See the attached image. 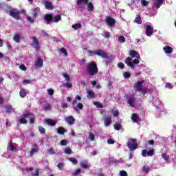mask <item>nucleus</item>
I'll list each match as a JSON object with an SVG mask.
<instances>
[{"instance_id": "obj_1", "label": "nucleus", "mask_w": 176, "mask_h": 176, "mask_svg": "<svg viewBox=\"0 0 176 176\" xmlns=\"http://www.w3.org/2000/svg\"><path fill=\"white\" fill-rule=\"evenodd\" d=\"M129 56L132 58H134V57H135L136 59L133 60L131 58L127 57L125 59L124 63L125 64H126V65H128V67L131 68V69H134L135 68V65H137L140 63V60H141V56L140 55L138 52L135 50L129 51Z\"/></svg>"}, {"instance_id": "obj_2", "label": "nucleus", "mask_w": 176, "mask_h": 176, "mask_svg": "<svg viewBox=\"0 0 176 176\" xmlns=\"http://www.w3.org/2000/svg\"><path fill=\"white\" fill-rule=\"evenodd\" d=\"M145 83V80H141V81H138L135 84L133 85V89L135 90V92H140L141 94H143V96H145L146 93H148L149 89L145 87H142V85Z\"/></svg>"}, {"instance_id": "obj_3", "label": "nucleus", "mask_w": 176, "mask_h": 176, "mask_svg": "<svg viewBox=\"0 0 176 176\" xmlns=\"http://www.w3.org/2000/svg\"><path fill=\"white\" fill-rule=\"evenodd\" d=\"M88 54L89 57H91L92 56H98L99 57H101L102 58H106L109 60L111 58L107 52L102 50H88Z\"/></svg>"}, {"instance_id": "obj_4", "label": "nucleus", "mask_w": 176, "mask_h": 176, "mask_svg": "<svg viewBox=\"0 0 176 176\" xmlns=\"http://www.w3.org/2000/svg\"><path fill=\"white\" fill-rule=\"evenodd\" d=\"M87 72L90 76H94L98 74V67H97V63L96 62H91L87 64Z\"/></svg>"}, {"instance_id": "obj_5", "label": "nucleus", "mask_w": 176, "mask_h": 176, "mask_svg": "<svg viewBox=\"0 0 176 176\" xmlns=\"http://www.w3.org/2000/svg\"><path fill=\"white\" fill-rule=\"evenodd\" d=\"M127 146L130 151H135V149L138 148V145L137 144V139H131L129 141H128Z\"/></svg>"}, {"instance_id": "obj_6", "label": "nucleus", "mask_w": 176, "mask_h": 176, "mask_svg": "<svg viewBox=\"0 0 176 176\" xmlns=\"http://www.w3.org/2000/svg\"><path fill=\"white\" fill-rule=\"evenodd\" d=\"M20 13L21 12L16 9H13L9 12L10 16L15 19V20H20Z\"/></svg>"}, {"instance_id": "obj_7", "label": "nucleus", "mask_w": 176, "mask_h": 176, "mask_svg": "<svg viewBox=\"0 0 176 176\" xmlns=\"http://www.w3.org/2000/svg\"><path fill=\"white\" fill-rule=\"evenodd\" d=\"M105 22L107 23V25H109V27H113V25L116 24V21L115 19L111 16H107L105 19Z\"/></svg>"}, {"instance_id": "obj_8", "label": "nucleus", "mask_w": 176, "mask_h": 176, "mask_svg": "<svg viewBox=\"0 0 176 176\" xmlns=\"http://www.w3.org/2000/svg\"><path fill=\"white\" fill-rule=\"evenodd\" d=\"M32 42L33 45H34V49L38 52L39 49H41V47L39 46V39L35 36L32 37Z\"/></svg>"}, {"instance_id": "obj_9", "label": "nucleus", "mask_w": 176, "mask_h": 176, "mask_svg": "<svg viewBox=\"0 0 176 176\" xmlns=\"http://www.w3.org/2000/svg\"><path fill=\"white\" fill-rule=\"evenodd\" d=\"M155 155V150L151 149L150 151H147L146 150H143L142 151V155L143 157H146V156H153Z\"/></svg>"}, {"instance_id": "obj_10", "label": "nucleus", "mask_w": 176, "mask_h": 176, "mask_svg": "<svg viewBox=\"0 0 176 176\" xmlns=\"http://www.w3.org/2000/svg\"><path fill=\"white\" fill-rule=\"evenodd\" d=\"M146 35L147 36H152L153 35V28L152 26L149 25L146 26Z\"/></svg>"}, {"instance_id": "obj_11", "label": "nucleus", "mask_w": 176, "mask_h": 176, "mask_svg": "<svg viewBox=\"0 0 176 176\" xmlns=\"http://www.w3.org/2000/svg\"><path fill=\"white\" fill-rule=\"evenodd\" d=\"M44 20L46 21V24H50L53 21V15L52 14H46L44 16Z\"/></svg>"}, {"instance_id": "obj_12", "label": "nucleus", "mask_w": 176, "mask_h": 176, "mask_svg": "<svg viewBox=\"0 0 176 176\" xmlns=\"http://www.w3.org/2000/svg\"><path fill=\"white\" fill-rule=\"evenodd\" d=\"M34 148H32L30 153V156H34V153H36L39 151V146H38L37 144H34Z\"/></svg>"}, {"instance_id": "obj_13", "label": "nucleus", "mask_w": 176, "mask_h": 176, "mask_svg": "<svg viewBox=\"0 0 176 176\" xmlns=\"http://www.w3.org/2000/svg\"><path fill=\"white\" fill-rule=\"evenodd\" d=\"M87 2H89V0H76V6L79 9H82L83 3L86 5Z\"/></svg>"}, {"instance_id": "obj_14", "label": "nucleus", "mask_w": 176, "mask_h": 176, "mask_svg": "<svg viewBox=\"0 0 176 176\" xmlns=\"http://www.w3.org/2000/svg\"><path fill=\"white\" fill-rule=\"evenodd\" d=\"M104 126L108 127L112 123V118L111 116H107L104 118Z\"/></svg>"}, {"instance_id": "obj_15", "label": "nucleus", "mask_w": 176, "mask_h": 176, "mask_svg": "<svg viewBox=\"0 0 176 176\" xmlns=\"http://www.w3.org/2000/svg\"><path fill=\"white\" fill-rule=\"evenodd\" d=\"M45 122L47 123V124H48V126H55L57 124V121H56V120H52L50 118L45 119Z\"/></svg>"}, {"instance_id": "obj_16", "label": "nucleus", "mask_w": 176, "mask_h": 176, "mask_svg": "<svg viewBox=\"0 0 176 176\" xmlns=\"http://www.w3.org/2000/svg\"><path fill=\"white\" fill-rule=\"evenodd\" d=\"M87 98H96V94L94 92H93V91H91V89H88L87 90Z\"/></svg>"}, {"instance_id": "obj_17", "label": "nucleus", "mask_w": 176, "mask_h": 176, "mask_svg": "<svg viewBox=\"0 0 176 176\" xmlns=\"http://www.w3.org/2000/svg\"><path fill=\"white\" fill-rule=\"evenodd\" d=\"M164 1V0H155L154 1V6H155L157 9H159L160 6L163 5Z\"/></svg>"}, {"instance_id": "obj_18", "label": "nucleus", "mask_w": 176, "mask_h": 176, "mask_svg": "<svg viewBox=\"0 0 176 176\" xmlns=\"http://www.w3.org/2000/svg\"><path fill=\"white\" fill-rule=\"evenodd\" d=\"M66 122H67V123H68V124L72 125V124H74V123H75V118H74V117H72V116L67 117Z\"/></svg>"}, {"instance_id": "obj_19", "label": "nucleus", "mask_w": 176, "mask_h": 176, "mask_svg": "<svg viewBox=\"0 0 176 176\" xmlns=\"http://www.w3.org/2000/svg\"><path fill=\"white\" fill-rule=\"evenodd\" d=\"M67 131H65V128L63 126H60L57 129V133L58 134H60V135H64L65 134Z\"/></svg>"}, {"instance_id": "obj_20", "label": "nucleus", "mask_w": 176, "mask_h": 176, "mask_svg": "<svg viewBox=\"0 0 176 176\" xmlns=\"http://www.w3.org/2000/svg\"><path fill=\"white\" fill-rule=\"evenodd\" d=\"M80 166L82 167V168H85V170H87L89 168V164H87V161H81L80 162Z\"/></svg>"}, {"instance_id": "obj_21", "label": "nucleus", "mask_w": 176, "mask_h": 176, "mask_svg": "<svg viewBox=\"0 0 176 176\" xmlns=\"http://www.w3.org/2000/svg\"><path fill=\"white\" fill-rule=\"evenodd\" d=\"M86 5L88 12H93V10H94V6L93 5V3L88 1Z\"/></svg>"}, {"instance_id": "obj_22", "label": "nucleus", "mask_w": 176, "mask_h": 176, "mask_svg": "<svg viewBox=\"0 0 176 176\" xmlns=\"http://www.w3.org/2000/svg\"><path fill=\"white\" fill-rule=\"evenodd\" d=\"M36 67L42 68V67H43V59L38 58L37 61L36 62Z\"/></svg>"}, {"instance_id": "obj_23", "label": "nucleus", "mask_w": 176, "mask_h": 176, "mask_svg": "<svg viewBox=\"0 0 176 176\" xmlns=\"http://www.w3.org/2000/svg\"><path fill=\"white\" fill-rule=\"evenodd\" d=\"M27 91L25 89H21L19 96L21 97V98H25V97H27Z\"/></svg>"}, {"instance_id": "obj_24", "label": "nucleus", "mask_w": 176, "mask_h": 176, "mask_svg": "<svg viewBox=\"0 0 176 176\" xmlns=\"http://www.w3.org/2000/svg\"><path fill=\"white\" fill-rule=\"evenodd\" d=\"M83 109V104L82 103H78L76 105V107H74V110L75 112H78V111Z\"/></svg>"}, {"instance_id": "obj_25", "label": "nucleus", "mask_w": 176, "mask_h": 176, "mask_svg": "<svg viewBox=\"0 0 176 176\" xmlns=\"http://www.w3.org/2000/svg\"><path fill=\"white\" fill-rule=\"evenodd\" d=\"M8 149V151H12V152H14V151H16V147L13 145V141L10 142Z\"/></svg>"}, {"instance_id": "obj_26", "label": "nucleus", "mask_w": 176, "mask_h": 176, "mask_svg": "<svg viewBox=\"0 0 176 176\" xmlns=\"http://www.w3.org/2000/svg\"><path fill=\"white\" fill-rule=\"evenodd\" d=\"M21 38V36L19 34H15L14 35L13 40L14 42H16V43H20Z\"/></svg>"}, {"instance_id": "obj_27", "label": "nucleus", "mask_w": 176, "mask_h": 176, "mask_svg": "<svg viewBox=\"0 0 176 176\" xmlns=\"http://www.w3.org/2000/svg\"><path fill=\"white\" fill-rule=\"evenodd\" d=\"M164 51L167 54H170L171 53H173V47H170V46H166L164 47Z\"/></svg>"}, {"instance_id": "obj_28", "label": "nucleus", "mask_w": 176, "mask_h": 176, "mask_svg": "<svg viewBox=\"0 0 176 176\" xmlns=\"http://www.w3.org/2000/svg\"><path fill=\"white\" fill-rule=\"evenodd\" d=\"M134 23L137 24H142V19H141V15L138 14L135 19Z\"/></svg>"}, {"instance_id": "obj_29", "label": "nucleus", "mask_w": 176, "mask_h": 176, "mask_svg": "<svg viewBox=\"0 0 176 176\" xmlns=\"http://www.w3.org/2000/svg\"><path fill=\"white\" fill-rule=\"evenodd\" d=\"M131 119L133 123H137L138 122V115H137L135 113H133Z\"/></svg>"}, {"instance_id": "obj_30", "label": "nucleus", "mask_w": 176, "mask_h": 176, "mask_svg": "<svg viewBox=\"0 0 176 176\" xmlns=\"http://www.w3.org/2000/svg\"><path fill=\"white\" fill-rule=\"evenodd\" d=\"M60 21H61V15H56L54 18H52V21L54 23H58Z\"/></svg>"}, {"instance_id": "obj_31", "label": "nucleus", "mask_w": 176, "mask_h": 176, "mask_svg": "<svg viewBox=\"0 0 176 176\" xmlns=\"http://www.w3.org/2000/svg\"><path fill=\"white\" fill-rule=\"evenodd\" d=\"M72 28H73L75 30H79L82 28V24L81 23H76L72 25Z\"/></svg>"}, {"instance_id": "obj_32", "label": "nucleus", "mask_w": 176, "mask_h": 176, "mask_svg": "<svg viewBox=\"0 0 176 176\" xmlns=\"http://www.w3.org/2000/svg\"><path fill=\"white\" fill-rule=\"evenodd\" d=\"M63 78H65V80L67 82H69V80H71V76H69V74H68L67 73H63Z\"/></svg>"}, {"instance_id": "obj_33", "label": "nucleus", "mask_w": 176, "mask_h": 176, "mask_svg": "<svg viewBox=\"0 0 176 176\" xmlns=\"http://www.w3.org/2000/svg\"><path fill=\"white\" fill-rule=\"evenodd\" d=\"M45 8L48 10H52L53 9V5H52V3L49 2V1H46L45 2Z\"/></svg>"}, {"instance_id": "obj_34", "label": "nucleus", "mask_w": 176, "mask_h": 176, "mask_svg": "<svg viewBox=\"0 0 176 176\" xmlns=\"http://www.w3.org/2000/svg\"><path fill=\"white\" fill-rule=\"evenodd\" d=\"M113 127L115 129V130H121L122 129V125L118 122H116L114 124H113Z\"/></svg>"}, {"instance_id": "obj_35", "label": "nucleus", "mask_w": 176, "mask_h": 176, "mask_svg": "<svg viewBox=\"0 0 176 176\" xmlns=\"http://www.w3.org/2000/svg\"><path fill=\"white\" fill-rule=\"evenodd\" d=\"M134 102H135V99L134 98H129L128 100V104L130 105V107H134Z\"/></svg>"}, {"instance_id": "obj_36", "label": "nucleus", "mask_w": 176, "mask_h": 176, "mask_svg": "<svg viewBox=\"0 0 176 176\" xmlns=\"http://www.w3.org/2000/svg\"><path fill=\"white\" fill-rule=\"evenodd\" d=\"M13 107L12 106H6V112L10 113L13 111Z\"/></svg>"}, {"instance_id": "obj_37", "label": "nucleus", "mask_w": 176, "mask_h": 176, "mask_svg": "<svg viewBox=\"0 0 176 176\" xmlns=\"http://www.w3.org/2000/svg\"><path fill=\"white\" fill-rule=\"evenodd\" d=\"M118 42H120V43H124V42H126V38L123 36H119Z\"/></svg>"}, {"instance_id": "obj_38", "label": "nucleus", "mask_w": 176, "mask_h": 176, "mask_svg": "<svg viewBox=\"0 0 176 176\" xmlns=\"http://www.w3.org/2000/svg\"><path fill=\"white\" fill-rule=\"evenodd\" d=\"M162 157L163 160H166V162H167V160H168L170 159V156L168 155H167L166 153H162Z\"/></svg>"}, {"instance_id": "obj_39", "label": "nucleus", "mask_w": 176, "mask_h": 176, "mask_svg": "<svg viewBox=\"0 0 176 176\" xmlns=\"http://www.w3.org/2000/svg\"><path fill=\"white\" fill-rule=\"evenodd\" d=\"M142 171L144 173H149V166L145 164L144 165L143 168H142Z\"/></svg>"}, {"instance_id": "obj_40", "label": "nucleus", "mask_w": 176, "mask_h": 176, "mask_svg": "<svg viewBox=\"0 0 176 176\" xmlns=\"http://www.w3.org/2000/svg\"><path fill=\"white\" fill-rule=\"evenodd\" d=\"M38 130H39V132L41 134H45L46 133V129H45V128H43V126H38Z\"/></svg>"}, {"instance_id": "obj_41", "label": "nucleus", "mask_w": 176, "mask_h": 176, "mask_svg": "<svg viewBox=\"0 0 176 176\" xmlns=\"http://www.w3.org/2000/svg\"><path fill=\"white\" fill-rule=\"evenodd\" d=\"M69 162H72L73 164L76 165L78 164V160L74 157L69 158Z\"/></svg>"}, {"instance_id": "obj_42", "label": "nucleus", "mask_w": 176, "mask_h": 176, "mask_svg": "<svg viewBox=\"0 0 176 176\" xmlns=\"http://www.w3.org/2000/svg\"><path fill=\"white\" fill-rule=\"evenodd\" d=\"M19 123H21V124H27L28 121L27 119L23 118V117L21 119H19Z\"/></svg>"}, {"instance_id": "obj_43", "label": "nucleus", "mask_w": 176, "mask_h": 176, "mask_svg": "<svg viewBox=\"0 0 176 176\" xmlns=\"http://www.w3.org/2000/svg\"><path fill=\"white\" fill-rule=\"evenodd\" d=\"M65 153L67 155H71L72 153V150L69 147H67L65 151Z\"/></svg>"}, {"instance_id": "obj_44", "label": "nucleus", "mask_w": 176, "mask_h": 176, "mask_svg": "<svg viewBox=\"0 0 176 176\" xmlns=\"http://www.w3.org/2000/svg\"><path fill=\"white\" fill-rule=\"evenodd\" d=\"M89 138L91 141H94L96 140V136L94 135V133H89Z\"/></svg>"}, {"instance_id": "obj_45", "label": "nucleus", "mask_w": 176, "mask_h": 176, "mask_svg": "<svg viewBox=\"0 0 176 176\" xmlns=\"http://www.w3.org/2000/svg\"><path fill=\"white\" fill-rule=\"evenodd\" d=\"M124 77L125 78V79H129V78H130V76H131V74L129 72H125L124 74Z\"/></svg>"}, {"instance_id": "obj_46", "label": "nucleus", "mask_w": 176, "mask_h": 176, "mask_svg": "<svg viewBox=\"0 0 176 176\" xmlns=\"http://www.w3.org/2000/svg\"><path fill=\"white\" fill-rule=\"evenodd\" d=\"M94 105H96L97 108H104V106L102 105V104L100 103L99 102H96L94 103Z\"/></svg>"}, {"instance_id": "obj_47", "label": "nucleus", "mask_w": 176, "mask_h": 176, "mask_svg": "<svg viewBox=\"0 0 176 176\" xmlns=\"http://www.w3.org/2000/svg\"><path fill=\"white\" fill-rule=\"evenodd\" d=\"M141 3H142V6H148V5L149 4V1H148L146 0H142Z\"/></svg>"}, {"instance_id": "obj_48", "label": "nucleus", "mask_w": 176, "mask_h": 176, "mask_svg": "<svg viewBox=\"0 0 176 176\" xmlns=\"http://www.w3.org/2000/svg\"><path fill=\"white\" fill-rule=\"evenodd\" d=\"M60 53H63L65 56H68V52H67V50H65V48H60Z\"/></svg>"}, {"instance_id": "obj_49", "label": "nucleus", "mask_w": 176, "mask_h": 176, "mask_svg": "<svg viewBox=\"0 0 176 176\" xmlns=\"http://www.w3.org/2000/svg\"><path fill=\"white\" fill-rule=\"evenodd\" d=\"M43 109L45 111H49L50 109H52V104H47L43 107Z\"/></svg>"}, {"instance_id": "obj_50", "label": "nucleus", "mask_w": 176, "mask_h": 176, "mask_svg": "<svg viewBox=\"0 0 176 176\" xmlns=\"http://www.w3.org/2000/svg\"><path fill=\"white\" fill-rule=\"evenodd\" d=\"M49 96H53V94H54V90L52 89H48L47 90Z\"/></svg>"}, {"instance_id": "obj_51", "label": "nucleus", "mask_w": 176, "mask_h": 176, "mask_svg": "<svg viewBox=\"0 0 176 176\" xmlns=\"http://www.w3.org/2000/svg\"><path fill=\"white\" fill-rule=\"evenodd\" d=\"M65 87H67V89H71V87H72V83L68 81V82H66V85H65Z\"/></svg>"}, {"instance_id": "obj_52", "label": "nucleus", "mask_w": 176, "mask_h": 176, "mask_svg": "<svg viewBox=\"0 0 176 176\" xmlns=\"http://www.w3.org/2000/svg\"><path fill=\"white\" fill-rule=\"evenodd\" d=\"M20 69H21V71H27V67L25 66V65L22 64L19 66Z\"/></svg>"}, {"instance_id": "obj_53", "label": "nucleus", "mask_w": 176, "mask_h": 176, "mask_svg": "<svg viewBox=\"0 0 176 176\" xmlns=\"http://www.w3.org/2000/svg\"><path fill=\"white\" fill-rule=\"evenodd\" d=\"M103 36L104 38H110L111 37V33H109V32H105Z\"/></svg>"}, {"instance_id": "obj_54", "label": "nucleus", "mask_w": 176, "mask_h": 176, "mask_svg": "<svg viewBox=\"0 0 176 176\" xmlns=\"http://www.w3.org/2000/svg\"><path fill=\"white\" fill-rule=\"evenodd\" d=\"M118 68H120L121 69H124V64L123 63H119L118 64Z\"/></svg>"}, {"instance_id": "obj_55", "label": "nucleus", "mask_w": 176, "mask_h": 176, "mask_svg": "<svg viewBox=\"0 0 176 176\" xmlns=\"http://www.w3.org/2000/svg\"><path fill=\"white\" fill-rule=\"evenodd\" d=\"M165 87H166L167 89H173V85H171V83L166 82Z\"/></svg>"}, {"instance_id": "obj_56", "label": "nucleus", "mask_w": 176, "mask_h": 176, "mask_svg": "<svg viewBox=\"0 0 176 176\" xmlns=\"http://www.w3.org/2000/svg\"><path fill=\"white\" fill-rule=\"evenodd\" d=\"M61 107L63 108V109H65L67 108H68V104L65 102H64L62 105Z\"/></svg>"}, {"instance_id": "obj_57", "label": "nucleus", "mask_w": 176, "mask_h": 176, "mask_svg": "<svg viewBox=\"0 0 176 176\" xmlns=\"http://www.w3.org/2000/svg\"><path fill=\"white\" fill-rule=\"evenodd\" d=\"M120 176H127V172L124 170H121L120 172Z\"/></svg>"}, {"instance_id": "obj_58", "label": "nucleus", "mask_w": 176, "mask_h": 176, "mask_svg": "<svg viewBox=\"0 0 176 176\" xmlns=\"http://www.w3.org/2000/svg\"><path fill=\"white\" fill-rule=\"evenodd\" d=\"M47 152H48V153H50V155H54V153H54V151L53 150V148H49V149L47 150Z\"/></svg>"}, {"instance_id": "obj_59", "label": "nucleus", "mask_w": 176, "mask_h": 176, "mask_svg": "<svg viewBox=\"0 0 176 176\" xmlns=\"http://www.w3.org/2000/svg\"><path fill=\"white\" fill-rule=\"evenodd\" d=\"M57 167H58V170H63V167H64V164H63V163H59V164L57 165Z\"/></svg>"}, {"instance_id": "obj_60", "label": "nucleus", "mask_w": 176, "mask_h": 176, "mask_svg": "<svg viewBox=\"0 0 176 176\" xmlns=\"http://www.w3.org/2000/svg\"><path fill=\"white\" fill-rule=\"evenodd\" d=\"M30 115H31L30 113H28L23 114V118H25V119H29Z\"/></svg>"}, {"instance_id": "obj_61", "label": "nucleus", "mask_w": 176, "mask_h": 176, "mask_svg": "<svg viewBox=\"0 0 176 176\" xmlns=\"http://www.w3.org/2000/svg\"><path fill=\"white\" fill-rule=\"evenodd\" d=\"M60 145H62L63 146L67 145V140H62L60 141Z\"/></svg>"}, {"instance_id": "obj_62", "label": "nucleus", "mask_w": 176, "mask_h": 176, "mask_svg": "<svg viewBox=\"0 0 176 176\" xmlns=\"http://www.w3.org/2000/svg\"><path fill=\"white\" fill-rule=\"evenodd\" d=\"M27 20L28 21H30L31 24H34V20H32V18H31V16H28Z\"/></svg>"}, {"instance_id": "obj_63", "label": "nucleus", "mask_w": 176, "mask_h": 176, "mask_svg": "<svg viewBox=\"0 0 176 176\" xmlns=\"http://www.w3.org/2000/svg\"><path fill=\"white\" fill-rule=\"evenodd\" d=\"M107 143L109 144H115V140H113L112 139H109L107 140Z\"/></svg>"}, {"instance_id": "obj_64", "label": "nucleus", "mask_w": 176, "mask_h": 176, "mask_svg": "<svg viewBox=\"0 0 176 176\" xmlns=\"http://www.w3.org/2000/svg\"><path fill=\"white\" fill-rule=\"evenodd\" d=\"M33 176H39V169H36L32 175Z\"/></svg>"}]
</instances>
